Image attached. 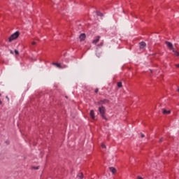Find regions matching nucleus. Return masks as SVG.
Returning <instances> with one entry per match:
<instances>
[{
  "mask_svg": "<svg viewBox=\"0 0 179 179\" xmlns=\"http://www.w3.org/2000/svg\"><path fill=\"white\" fill-rule=\"evenodd\" d=\"M100 101H101V104H106V103H110V100H108V99H103V100H100Z\"/></svg>",
  "mask_w": 179,
  "mask_h": 179,
  "instance_id": "obj_8",
  "label": "nucleus"
},
{
  "mask_svg": "<svg viewBox=\"0 0 179 179\" xmlns=\"http://www.w3.org/2000/svg\"><path fill=\"white\" fill-rule=\"evenodd\" d=\"M90 117L92 118V120H96V115H94V110H90Z\"/></svg>",
  "mask_w": 179,
  "mask_h": 179,
  "instance_id": "obj_5",
  "label": "nucleus"
},
{
  "mask_svg": "<svg viewBox=\"0 0 179 179\" xmlns=\"http://www.w3.org/2000/svg\"><path fill=\"white\" fill-rule=\"evenodd\" d=\"M173 52H174V55H176V57H179V52L177 50H175L174 49L172 50Z\"/></svg>",
  "mask_w": 179,
  "mask_h": 179,
  "instance_id": "obj_12",
  "label": "nucleus"
},
{
  "mask_svg": "<svg viewBox=\"0 0 179 179\" xmlns=\"http://www.w3.org/2000/svg\"><path fill=\"white\" fill-rule=\"evenodd\" d=\"M98 110L101 118H103V120H105V121H108V119L106 116V107L101 106L99 108Z\"/></svg>",
  "mask_w": 179,
  "mask_h": 179,
  "instance_id": "obj_1",
  "label": "nucleus"
},
{
  "mask_svg": "<svg viewBox=\"0 0 179 179\" xmlns=\"http://www.w3.org/2000/svg\"><path fill=\"white\" fill-rule=\"evenodd\" d=\"M31 44H32V45H36V43L35 41H33V42L31 43Z\"/></svg>",
  "mask_w": 179,
  "mask_h": 179,
  "instance_id": "obj_21",
  "label": "nucleus"
},
{
  "mask_svg": "<svg viewBox=\"0 0 179 179\" xmlns=\"http://www.w3.org/2000/svg\"><path fill=\"white\" fill-rule=\"evenodd\" d=\"M165 44L166 45V47L169 48V50H171V51H173V50L174 49V46L173 45V43L166 41H165Z\"/></svg>",
  "mask_w": 179,
  "mask_h": 179,
  "instance_id": "obj_3",
  "label": "nucleus"
},
{
  "mask_svg": "<svg viewBox=\"0 0 179 179\" xmlns=\"http://www.w3.org/2000/svg\"><path fill=\"white\" fill-rule=\"evenodd\" d=\"M141 138H145V134L141 133Z\"/></svg>",
  "mask_w": 179,
  "mask_h": 179,
  "instance_id": "obj_22",
  "label": "nucleus"
},
{
  "mask_svg": "<svg viewBox=\"0 0 179 179\" xmlns=\"http://www.w3.org/2000/svg\"><path fill=\"white\" fill-rule=\"evenodd\" d=\"M139 48L141 50V51H144L145 50V48L146 47V43L145 42H140L139 43Z\"/></svg>",
  "mask_w": 179,
  "mask_h": 179,
  "instance_id": "obj_4",
  "label": "nucleus"
},
{
  "mask_svg": "<svg viewBox=\"0 0 179 179\" xmlns=\"http://www.w3.org/2000/svg\"><path fill=\"white\" fill-rule=\"evenodd\" d=\"M94 92L96 94L99 93V88H96Z\"/></svg>",
  "mask_w": 179,
  "mask_h": 179,
  "instance_id": "obj_19",
  "label": "nucleus"
},
{
  "mask_svg": "<svg viewBox=\"0 0 179 179\" xmlns=\"http://www.w3.org/2000/svg\"><path fill=\"white\" fill-rule=\"evenodd\" d=\"M53 65H56V66H57V68H61V64H59V63H53Z\"/></svg>",
  "mask_w": 179,
  "mask_h": 179,
  "instance_id": "obj_15",
  "label": "nucleus"
},
{
  "mask_svg": "<svg viewBox=\"0 0 179 179\" xmlns=\"http://www.w3.org/2000/svg\"><path fill=\"white\" fill-rule=\"evenodd\" d=\"M98 41H100V36H96V38L92 41L93 44H96L98 43Z\"/></svg>",
  "mask_w": 179,
  "mask_h": 179,
  "instance_id": "obj_9",
  "label": "nucleus"
},
{
  "mask_svg": "<svg viewBox=\"0 0 179 179\" xmlns=\"http://www.w3.org/2000/svg\"><path fill=\"white\" fill-rule=\"evenodd\" d=\"M1 94H0V97H1Z\"/></svg>",
  "mask_w": 179,
  "mask_h": 179,
  "instance_id": "obj_31",
  "label": "nucleus"
},
{
  "mask_svg": "<svg viewBox=\"0 0 179 179\" xmlns=\"http://www.w3.org/2000/svg\"><path fill=\"white\" fill-rule=\"evenodd\" d=\"M117 87H119V89H121V87H122V82H118L117 83Z\"/></svg>",
  "mask_w": 179,
  "mask_h": 179,
  "instance_id": "obj_13",
  "label": "nucleus"
},
{
  "mask_svg": "<svg viewBox=\"0 0 179 179\" xmlns=\"http://www.w3.org/2000/svg\"><path fill=\"white\" fill-rule=\"evenodd\" d=\"M32 169L34 170H38V169H40V166H33Z\"/></svg>",
  "mask_w": 179,
  "mask_h": 179,
  "instance_id": "obj_17",
  "label": "nucleus"
},
{
  "mask_svg": "<svg viewBox=\"0 0 179 179\" xmlns=\"http://www.w3.org/2000/svg\"><path fill=\"white\" fill-rule=\"evenodd\" d=\"M178 92H179V88L178 89Z\"/></svg>",
  "mask_w": 179,
  "mask_h": 179,
  "instance_id": "obj_30",
  "label": "nucleus"
},
{
  "mask_svg": "<svg viewBox=\"0 0 179 179\" xmlns=\"http://www.w3.org/2000/svg\"><path fill=\"white\" fill-rule=\"evenodd\" d=\"M96 106H103L101 101L96 103Z\"/></svg>",
  "mask_w": 179,
  "mask_h": 179,
  "instance_id": "obj_16",
  "label": "nucleus"
},
{
  "mask_svg": "<svg viewBox=\"0 0 179 179\" xmlns=\"http://www.w3.org/2000/svg\"><path fill=\"white\" fill-rule=\"evenodd\" d=\"M79 38H80V41H85V40L86 39V34H81L79 36Z\"/></svg>",
  "mask_w": 179,
  "mask_h": 179,
  "instance_id": "obj_6",
  "label": "nucleus"
},
{
  "mask_svg": "<svg viewBox=\"0 0 179 179\" xmlns=\"http://www.w3.org/2000/svg\"><path fill=\"white\" fill-rule=\"evenodd\" d=\"M2 105V101L0 100V106Z\"/></svg>",
  "mask_w": 179,
  "mask_h": 179,
  "instance_id": "obj_27",
  "label": "nucleus"
},
{
  "mask_svg": "<svg viewBox=\"0 0 179 179\" xmlns=\"http://www.w3.org/2000/svg\"><path fill=\"white\" fill-rule=\"evenodd\" d=\"M77 177H79L80 179H83V173L82 172L79 173Z\"/></svg>",
  "mask_w": 179,
  "mask_h": 179,
  "instance_id": "obj_11",
  "label": "nucleus"
},
{
  "mask_svg": "<svg viewBox=\"0 0 179 179\" xmlns=\"http://www.w3.org/2000/svg\"><path fill=\"white\" fill-rule=\"evenodd\" d=\"M101 148H103V149H106V145L101 144Z\"/></svg>",
  "mask_w": 179,
  "mask_h": 179,
  "instance_id": "obj_20",
  "label": "nucleus"
},
{
  "mask_svg": "<svg viewBox=\"0 0 179 179\" xmlns=\"http://www.w3.org/2000/svg\"><path fill=\"white\" fill-rule=\"evenodd\" d=\"M159 143L163 142V138H160L159 141Z\"/></svg>",
  "mask_w": 179,
  "mask_h": 179,
  "instance_id": "obj_23",
  "label": "nucleus"
},
{
  "mask_svg": "<svg viewBox=\"0 0 179 179\" xmlns=\"http://www.w3.org/2000/svg\"><path fill=\"white\" fill-rule=\"evenodd\" d=\"M109 170L113 174H115L117 173V169L114 167H109Z\"/></svg>",
  "mask_w": 179,
  "mask_h": 179,
  "instance_id": "obj_7",
  "label": "nucleus"
},
{
  "mask_svg": "<svg viewBox=\"0 0 179 179\" xmlns=\"http://www.w3.org/2000/svg\"><path fill=\"white\" fill-rule=\"evenodd\" d=\"M66 99H68V96H66Z\"/></svg>",
  "mask_w": 179,
  "mask_h": 179,
  "instance_id": "obj_29",
  "label": "nucleus"
},
{
  "mask_svg": "<svg viewBox=\"0 0 179 179\" xmlns=\"http://www.w3.org/2000/svg\"><path fill=\"white\" fill-rule=\"evenodd\" d=\"M19 36H20V32L17 31L8 38V43H12L14 40H17L19 38Z\"/></svg>",
  "mask_w": 179,
  "mask_h": 179,
  "instance_id": "obj_2",
  "label": "nucleus"
},
{
  "mask_svg": "<svg viewBox=\"0 0 179 179\" xmlns=\"http://www.w3.org/2000/svg\"><path fill=\"white\" fill-rule=\"evenodd\" d=\"M10 54H13V50H10Z\"/></svg>",
  "mask_w": 179,
  "mask_h": 179,
  "instance_id": "obj_26",
  "label": "nucleus"
},
{
  "mask_svg": "<svg viewBox=\"0 0 179 179\" xmlns=\"http://www.w3.org/2000/svg\"><path fill=\"white\" fill-rule=\"evenodd\" d=\"M151 73L153 72L152 70H150Z\"/></svg>",
  "mask_w": 179,
  "mask_h": 179,
  "instance_id": "obj_28",
  "label": "nucleus"
},
{
  "mask_svg": "<svg viewBox=\"0 0 179 179\" xmlns=\"http://www.w3.org/2000/svg\"><path fill=\"white\" fill-rule=\"evenodd\" d=\"M96 13L97 16H100L101 17H103V13H101L100 11H96Z\"/></svg>",
  "mask_w": 179,
  "mask_h": 179,
  "instance_id": "obj_14",
  "label": "nucleus"
},
{
  "mask_svg": "<svg viewBox=\"0 0 179 179\" xmlns=\"http://www.w3.org/2000/svg\"><path fill=\"white\" fill-rule=\"evenodd\" d=\"M176 68H179V64H176Z\"/></svg>",
  "mask_w": 179,
  "mask_h": 179,
  "instance_id": "obj_25",
  "label": "nucleus"
},
{
  "mask_svg": "<svg viewBox=\"0 0 179 179\" xmlns=\"http://www.w3.org/2000/svg\"><path fill=\"white\" fill-rule=\"evenodd\" d=\"M162 113H163V114L167 115V114H170V113H171V111L167 110H166V109H163Z\"/></svg>",
  "mask_w": 179,
  "mask_h": 179,
  "instance_id": "obj_10",
  "label": "nucleus"
},
{
  "mask_svg": "<svg viewBox=\"0 0 179 179\" xmlns=\"http://www.w3.org/2000/svg\"><path fill=\"white\" fill-rule=\"evenodd\" d=\"M137 179H143V178H142L141 176H137Z\"/></svg>",
  "mask_w": 179,
  "mask_h": 179,
  "instance_id": "obj_24",
  "label": "nucleus"
},
{
  "mask_svg": "<svg viewBox=\"0 0 179 179\" xmlns=\"http://www.w3.org/2000/svg\"><path fill=\"white\" fill-rule=\"evenodd\" d=\"M14 52H15V55H19V50H15Z\"/></svg>",
  "mask_w": 179,
  "mask_h": 179,
  "instance_id": "obj_18",
  "label": "nucleus"
}]
</instances>
